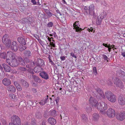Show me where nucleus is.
I'll return each instance as SVG.
<instances>
[{
    "label": "nucleus",
    "mask_w": 125,
    "mask_h": 125,
    "mask_svg": "<svg viewBox=\"0 0 125 125\" xmlns=\"http://www.w3.org/2000/svg\"><path fill=\"white\" fill-rule=\"evenodd\" d=\"M105 96L108 100L112 103H115L116 101V97L110 91H107L105 93Z\"/></svg>",
    "instance_id": "obj_1"
},
{
    "label": "nucleus",
    "mask_w": 125,
    "mask_h": 125,
    "mask_svg": "<svg viewBox=\"0 0 125 125\" xmlns=\"http://www.w3.org/2000/svg\"><path fill=\"white\" fill-rule=\"evenodd\" d=\"M11 58L12 59V61H13L14 60L16 61V62H17L19 64L23 66H25V63L24 60L22 59V58L21 56L17 57L15 56L14 55H11Z\"/></svg>",
    "instance_id": "obj_2"
},
{
    "label": "nucleus",
    "mask_w": 125,
    "mask_h": 125,
    "mask_svg": "<svg viewBox=\"0 0 125 125\" xmlns=\"http://www.w3.org/2000/svg\"><path fill=\"white\" fill-rule=\"evenodd\" d=\"M107 104L104 102H102L98 104L97 106V108L100 111V112L103 113L105 111L104 110L107 109Z\"/></svg>",
    "instance_id": "obj_3"
},
{
    "label": "nucleus",
    "mask_w": 125,
    "mask_h": 125,
    "mask_svg": "<svg viewBox=\"0 0 125 125\" xmlns=\"http://www.w3.org/2000/svg\"><path fill=\"white\" fill-rule=\"evenodd\" d=\"M11 122L9 123H11L15 125H21L20 119L16 115H13L11 117Z\"/></svg>",
    "instance_id": "obj_4"
},
{
    "label": "nucleus",
    "mask_w": 125,
    "mask_h": 125,
    "mask_svg": "<svg viewBox=\"0 0 125 125\" xmlns=\"http://www.w3.org/2000/svg\"><path fill=\"white\" fill-rule=\"evenodd\" d=\"M8 37L9 36L7 34H5L2 37V41L6 46L9 47L10 46L11 41V40L8 39Z\"/></svg>",
    "instance_id": "obj_5"
},
{
    "label": "nucleus",
    "mask_w": 125,
    "mask_h": 125,
    "mask_svg": "<svg viewBox=\"0 0 125 125\" xmlns=\"http://www.w3.org/2000/svg\"><path fill=\"white\" fill-rule=\"evenodd\" d=\"M89 103L91 106L93 107H96L98 104V101L94 97L91 96L89 99Z\"/></svg>",
    "instance_id": "obj_6"
},
{
    "label": "nucleus",
    "mask_w": 125,
    "mask_h": 125,
    "mask_svg": "<svg viewBox=\"0 0 125 125\" xmlns=\"http://www.w3.org/2000/svg\"><path fill=\"white\" fill-rule=\"evenodd\" d=\"M106 113L108 117H114L116 114L114 110L111 108H109L107 110Z\"/></svg>",
    "instance_id": "obj_7"
},
{
    "label": "nucleus",
    "mask_w": 125,
    "mask_h": 125,
    "mask_svg": "<svg viewBox=\"0 0 125 125\" xmlns=\"http://www.w3.org/2000/svg\"><path fill=\"white\" fill-rule=\"evenodd\" d=\"M37 61L34 62V64H35L37 66H40L41 67H44L45 66L44 61L39 58H37Z\"/></svg>",
    "instance_id": "obj_8"
},
{
    "label": "nucleus",
    "mask_w": 125,
    "mask_h": 125,
    "mask_svg": "<svg viewBox=\"0 0 125 125\" xmlns=\"http://www.w3.org/2000/svg\"><path fill=\"white\" fill-rule=\"evenodd\" d=\"M115 116L117 119L121 121H123L125 119V112H123L121 114L116 113Z\"/></svg>",
    "instance_id": "obj_9"
},
{
    "label": "nucleus",
    "mask_w": 125,
    "mask_h": 125,
    "mask_svg": "<svg viewBox=\"0 0 125 125\" xmlns=\"http://www.w3.org/2000/svg\"><path fill=\"white\" fill-rule=\"evenodd\" d=\"M118 103L121 105H124L125 104V98L122 95H120L118 98Z\"/></svg>",
    "instance_id": "obj_10"
},
{
    "label": "nucleus",
    "mask_w": 125,
    "mask_h": 125,
    "mask_svg": "<svg viewBox=\"0 0 125 125\" xmlns=\"http://www.w3.org/2000/svg\"><path fill=\"white\" fill-rule=\"evenodd\" d=\"M115 84L117 87H119L122 89L124 87V85L121 81L118 79H116V81L115 82Z\"/></svg>",
    "instance_id": "obj_11"
},
{
    "label": "nucleus",
    "mask_w": 125,
    "mask_h": 125,
    "mask_svg": "<svg viewBox=\"0 0 125 125\" xmlns=\"http://www.w3.org/2000/svg\"><path fill=\"white\" fill-rule=\"evenodd\" d=\"M73 26L74 29H76V32H80L81 31H82L81 28H80V25L79 24V21H76L73 24Z\"/></svg>",
    "instance_id": "obj_12"
},
{
    "label": "nucleus",
    "mask_w": 125,
    "mask_h": 125,
    "mask_svg": "<svg viewBox=\"0 0 125 125\" xmlns=\"http://www.w3.org/2000/svg\"><path fill=\"white\" fill-rule=\"evenodd\" d=\"M95 90L97 91V94H98L100 96L102 97L104 99L105 98L104 94L101 89L97 87L95 89Z\"/></svg>",
    "instance_id": "obj_13"
},
{
    "label": "nucleus",
    "mask_w": 125,
    "mask_h": 125,
    "mask_svg": "<svg viewBox=\"0 0 125 125\" xmlns=\"http://www.w3.org/2000/svg\"><path fill=\"white\" fill-rule=\"evenodd\" d=\"M39 75L45 79L47 80L49 79V76L48 73L44 71H42L40 73Z\"/></svg>",
    "instance_id": "obj_14"
},
{
    "label": "nucleus",
    "mask_w": 125,
    "mask_h": 125,
    "mask_svg": "<svg viewBox=\"0 0 125 125\" xmlns=\"http://www.w3.org/2000/svg\"><path fill=\"white\" fill-rule=\"evenodd\" d=\"M3 84L6 86H9L11 84V81L10 79L7 78H4L2 81Z\"/></svg>",
    "instance_id": "obj_15"
},
{
    "label": "nucleus",
    "mask_w": 125,
    "mask_h": 125,
    "mask_svg": "<svg viewBox=\"0 0 125 125\" xmlns=\"http://www.w3.org/2000/svg\"><path fill=\"white\" fill-rule=\"evenodd\" d=\"M2 66L5 72H10L12 70V68L6 64L3 63L2 64Z\"/></svg>",
    "instance_id": "obj_16"
},
{
    "label": "nucleus",
    "mask_w": 125,
    "mask_h": 125,
    "mask_svg": "<svg viewBox=\"0 0 125 125\" xmlns=\"http://www.w3.org/2000/svg\"><path fill=\"white\" fill-rule=\"evenodd\" d=\"M20 83L22 86L26 88H28L29 87V84L26 81L24 80L21 79L20 80Z\"/></svg>",
    "instance_id": "obj_17"
},
{
    "label": "nucleus",
    "mask_w": 125,
    "mask_h": 125,
    "mask_svg": "<svg viewBox=\"0 0 125 125\" xmlns=\"http://www.w3.org/2000/svg\"><path fill=\"white\" fill-rule=\"evenodd\" d=\"M11 49L14 51L16 52L18 50L17 45L15 41L13 42L11 44Z\"/></svg>",
    "instance_id": "obj_18"
},
{
    "label": "nucleus",
    "mask_w": 125,
    "mask_h": 125,
    "mask_svg": "<svg viewBox=\"0 0 125 125\" xmlns=\"http://www.w3.org/2000/svg\"><path fill=\"white\" fill-rule=\"evenodd\" d=\"M94 4H92L90 5L89 8V11L90 14L92 15L94 13Z\"/></svg>",
    "instance_id": "obj_19"
},
{
    "label": "nucleus",
    "mask_w": 125,
    "mask_h": 125,
    "mask_svg": "<svg viewBox=\"0 0 125 125\" xmlns=\"http://www.w3.org/2000/svg\"><path fill=\"white\" fill-rule=\"evenodd\" d=\"M8 90L11 93H14L16 91V88L13 85H9L7 88Z\"/></svg>",
    "instance_id": "obj_20"
},
{
    "label": "nucleus",
    "mask_w": 125,
    "mask_h": 125,
    "mask_svg": "<svg viewBox=\"0 0 125 125\" xmlns=\"http://www.w3.org/2000/svg\"><path fill=\"white\" fill-rule=\"evenodd\" d=\"M125 74V73L121 69H119L116 71V75L118 77L121 78Z\"/></svg>",
    "instance_id": "obj_21"
},
{
    "label": "nucleus",
    "mask_w": 125,
    "mask_h": 125,
    "mask_svg": "<svg viewBox=\"0 0 125 125\" xmlns=\"http://www.w3.org/2000/svg\"><path fill=\"white\" fill-rule=\"evenodd\" d=\"M48 121L51 125H55L56 123V119L53 117H49L48 119Z\"/></svg>",
    "instance_id": "obj_22"
},
{
    "label": "nucleus",
    "mask_w": 125,
    "mask_h": 125,
    "mask_svg": "<svg viewBox=\"0 0 125 125\" xmlns=\"http://www.w3.org/2000/svg\"><path fill=\"white\" fill-rule=\"evenodd\" d=\"M32 76L35 82L38 83H41L42 82V80L38 76L33 74H32Z\"/></svg>",
    "instance_id": "obj_23"
},
{
    "label": "nucleus",
    "mask_w": 125,
    "mask_h": 125,
    "mask_svg": "<svg viewBox=\"0 0 125 125\" xmlns=\"http://www.w3.org/2000/svg\"><path fill=\"white\" fill-rule=\"evenodd\" d=\"M49 115L50 116L55 117L57 115V112L55 110H50L49 112Z\"/></svg>",
    "instance_id": "obj_24"
},
{
    "label": "nucleus",
    "mask_w": 125,
    "mask_h": 125,
    "mask_svg": "<svg viewBox=\"0 0 125 125\" xmlns=\"http://www.w3.org/2000/svg\"><path fill=\"white\" fill-rule=\"evenodd\" d=\"M14 84L16 86L17 89L19 91H21L22 90V88L20 84L17 82H14Z\"/></svg>",
    "instance_id": "obj_25"
},
{
    "label": "nucleus",
    "mask_w": 125,
    "mask_h": 125,
    "mask_svg": "<svg viewBox=\"0 0 125 125\" xmlns=\"http://www.w3.org/2000/svg\"><path fill=\"white\" fill-rule=\"evenodd\" d=\"M18 42L20 44L25 45L26 44L25 41L24 39L22 37H20L18 39Z\"/></svg>",
    "instance_id": "obj_26"
},
{
    "label": "nucleus",
    "mask_w": 125,
    "mask_h": 125,
    "mask_svg": "<svg viewBox=\"0 0 125 125\" xmlns=\"http://www.w3.org/2000/svg\"><path fill=\"white\" fill-rule=\"evenodd\" d=\"M35 116L38 119H41L42 117V115L40 112H37L36 113Z\"/></svg>",
    "instance_id": "obj_27"
},
{
    "label": "nucleus",
    "mask_w": 125,
    "mask_h": 125,
    "mask_svg": "<svg viewBox=\"0 0 125 125\" xmlns=\"http://www.w3.org/2000/svg\"><path fill=\"white\" fill-rule=\"evenodd\" d=\"M81 119L82 121L84 122H86L88 120L87 115L84 114L82 115H81Z\"/></svg>",
    "instance_id": "obj_28"
},
{
    "label": "nucleus",
    "mask_w": 125,
    "mask_h": 125,
    "mask_svg": "<svg viewBox=\"0 0 125 125\" xmlns=\"http://www.w3.org/2000/svg\"><path fill=\"white\" fill-rule=\"evenodd\" d=\"M24 61L27 63H31V65L33 66L34 65V62H32V60H29L27 57H25L24 58Z\"/></svg>",
    "instance_id": "obj_29"
},
{
    "label": "nucleus",
    "mask_w": 125,
    "mask_h": 125,
    "mask_svg": "<svg viewBox=\"0 0 125 125\" xmlns=\"http://www.w3.org/2000/svg\"><path fill=\"white\" fill-rule=\"evenodd\" d=\"M93 119L94 121H97L99 118V115L98 114L96 113H94L93 115Z\"/></svg>",
    "instance_id": "obj_30"
},
{
    "label": "nucleus",
    "mask_w": 125,
    "mask_h": 125,
    "mask_svg": "<svg viewBox=\"0 0 125 125\" xmlns=\"http://www.w3.org/2000/svg\"><path fill=\"white\" fill-rule=\"evenodd\" d=\"M107 15L106 13L104 11L101 13V14L99 15V17L101 19H103L104 18L106 17Z\"/></svg>",
    "instance_id": "obj_31"
},
{
    "label": "nucleus",
    "mask_w": 125,
    "mask_h": 125,
    "mask_svg": "<svg viewBox=\"0 0 125 125\" xmlns=\"http://www.w3.org/2000/svg\"><path fill=\"white\" fill-rule=\"evenodd\" d=\"M0 78H3L5 76V73L3 70V68L2 69H0Z\"/></svg>",
    "instance_id": "obj_32"
},
{
    "label": "nucleus",
    "mask_w": 125,
    "mask_h": 125,
    "mask_svg": "<svg viewBox=\"0 0 125 125\" xmlns=\"http://www.w3.org/2000/svg\"><path fill=\"white\" fill-rule=\"evenodd\" d=\"M49 46L53 47H55V45L54 40L52 39V41L50 42V44L49 45Z\"/></svg>",
    "instance_id": "obj_33"
},
{
    "label": "nucleus",
    "mask_w": 125,
    "mask_h": 125,
    "mask_svg": "<svg viewBox=\"0 0 125 125\" xmlns=\"http://www.w3.org/2000/svg\"><path fill=\"white\" fill-rule=\"evenodd\" d=\"M92 108L90 107L89 105H87L86 106L85 108V110L88 113H89L91 111Z\"/></svg>",
    "instance_id": "obj_34"
},
{
    "label": "nucleus",
    "mask_w": 125,
    "mask_h": 125,
    "mask_svg": "<svg viewBox=\"0 0 125 125\" xmlns=\"http://www.w3.org/2000/svg\"><path fill=\"white\" fill-rule=\"evenodd\" d=\"M31 124L32 125H37L36 120L34 118H32L31 119Z\"/></svg>",
    "instance_id": "obj_35"
},
{
    "label": "nucleus",
    "mask_w": 125,
    "mask_h": 125,
    "mask_svg": "<svg viewBox=\"0 0 125 125\" xmlns=\"http://www.w3.org/2000/svg\"><path fill=\"white\" fill-rule=\"evenodd\" d=\"M19 50L21 52L23 51L26 49L25 47L22 45H19Z\"/></svg>",
    "instance_id": "obj_36"
},
{
    "label": "nucleus",
    "mask_w": 125,
    "mask_h": 125,
    "mask_svg": "<svg viewBox=\"0 0 125 125\" xmlns=\"http://www.w3.org/2000/svg\"><path fill=\"white\" fill-rule=\"evenodd\" d=\"M92 94L94 97H96L97 94V92L95 90V89H94L92 92Z\"/></svg>",
    "instance_id": "obj_37"
},
{
    "label": "nucleus",
    "mask_w": 125,
    "mask_h": 125,
    "mask_svg": "<svg viewBox=\"0 0 125 125\" xmlns=\"http://www.w3.org/2000/svg\"><path fill=\"white\" fill-rule=\"evenodd\" d=\"M10 98L11 99H15L16 97V96L13 93L10 94H9Z\"/></svg>",
    "instance_id": "obj_38"
},
{
    "label": "nucleus",
    "mask_w": 125,
    "mask_h": 125,
    "mask_svg": "<svg viewBox=\"0 0 125 125\" xmlns=\"http://www.w3.org/2000/svg\"><path fill=\"white\" fill-rule=\"evenodd\" d=\"M31 54V52L29 50H25L24 52L25 55H29Z\"/></svg>",
    "instance_id": "obj_39"
},
{
    "label": "nucleus",
    "mask_w": 125,
    "mask_h": 125,
    "mask_svg": "<svg viewBox=\"0 0 125 125\" xmlns=\"http://www.w3.org/2000/svg\"><path fill=\"white\" fill-rule=\"evenodd\" d=\"M102 20V19H101V18H99L98 17V20L96 21V24L98 25H100L101 23Z\"/></svg>",
    "instance_id": "obj_40"
},
{
    "label": "nucleus",
    "mask_w": 125,
    "mask_h": 125,
    "mask_svg": "<svg viewBox=\"0 0 125 125\" xmlns=\"http://www.w3.org/2000/svg\"><path fill=\"white\" fill-rule=\"evenodd\" d=\"M94 74L96 75L97 74V71L96 68L95 67H94L93 68Z\"/></svg>",
    "instance_id": "obj_41"
},
{
    "label": "nucleus",
    "mask_w": 125,
    "mask_h": 125,
    "mask_svg": "<svg viewBox=\"0 0 125 125\" xmlns=\"http://www.w3.org/2000/svg\"><path fill=\"white\" fill-rule=\"evenodd\" d=\"M103 58L104 59V60L108 62L110 60V59L108 58L106 55H102Z\"/></svg>",
    "instance_id": "obj_42"
},
{
    "label": "nucleus",
    "mask_w": 125,
    "mask_h": 125,
    "mask_svg": "<svg viewBox=\"0 0 125 125\" xmlns=\"http://www.w3.org/2000/svg\"><path fill=\"white\" fill-rule=\"evenodd\" d=\"M56 11L57 13H55V15L56 17H58L59 16L61 15V13L59 10H57Z\"/></svg>",
    "instance_id": "obj_43"
},
{
    "label": "nucleus",
    "mask_w": 125,
    "mask_h": 125,
    "mask_svg": "<svg viewBox=\"0 0 125 125\" xmlns=\"http://www.w3.org/2000/svg\"><path fill=\"white\" fill-rule=\"evenodd\" d=\"M39 103L40 104V105L42 106L46 104L43 100H41Z\"/></svg>",
    "instance_id": "obj_44"
},
{
    "label": "nucleus",
    "mask_w": 125,
    "mask_h": 125,
    "mask_svg": "<svg viewBox=\"0 0 125 125\" xmlns=\"http://www.w3.org/2000/svg\"><path fill=\"white\" fill-rule=\"evenodd\" d=\"M100 55H97L96 57H95L94 59L96 60V59L97 60L99 61H101L100 58Z\"/></svg>",
    "instance_id": "obj_45"
},
{
    "label": "nucleus",
    "mask_w": 125,
    "mask_h": 125,
    "mask_svg": "<svg viewBox=\"0 0 125 125\" xmlns=\"http://www.w3.org/2000/svg\"><path fill=\"white\" fill-rule=\"evenodd\" d=\"M49 98V96L48 95H47L46 96H45L44 98V99H43V100H44V101L46 103L47 102H48V99Z\"/></svg>",
    "instance_id": "obj_46"
},
{
    "label": "nucleus",
    "mask_w": 125,
    "mask_h": 125,
    "mask_svg": "<svg viewBox=\"0 0 125 125\" xmlns=\"http://www.w3.org/2000/svg\"><path fill=\"white\" fill-rule=\"evenodd\" d=\"M83 56H84V55H79V60H85V59H86V58L85 57H83Z\"/></svg>",
    "instance_id": "obj_47"
},
{
    "label": "nucleus",
    "mask_w": 125,
    "mask_h": 125,
    "mask_svg": "<svg viewBox=\"0 0 125 125\" xmlns=\"http://www.w3.org/2000/svg\"><path fill=\"white\" fill-rule=\"evenodd\" d=\"M33 101L30 100L28 101L27 102V104L30 106L32 105L33 104Z\"/></svg>",
    "instance_id": "obj_48"
},
{
    "label": "nucleus",
    "mask_w": 125,
    "mask_h": 125,
    "mask_svg": "<svg viewBox=\"0 0 125 125\" xmlns=\"http://www.w3.org/2000/svg\"><path fill=\"white\" fill-rule=\"evenodd\" d=\"M53 26V24L52 22H50L48 23L47 25V27H52Z\"/></svg>",
    "instance_id": "obj_49"
},
{
    "label": "nucleus",
    "mask_w": 125,
    "mask_h": 125,
    "mask_svg": "<svg viewBox=\"0 0 125 125\" xmlns=\"http://www.w3.org/2000/svg\"><path fill=\"white\" fill-rule=\"evenodd\" d=\"M42 121V125H46V120L45 119H41Z\"/></svg>",
    "instance_id": "obj_50"
},
{
    "label": "nucleus",
    "mask_w": 125,
    "mask_h": 125,
    "mask_svg": "<svg viewBox=\"0 0 125 125\" xmlns=\"http://www.w3.org/2000/svg\"><path fill=\"white\" fill-rule=\"evenodd\" d=\"M48 113L47 112L45 111L44 112L43 115L44 116L45 118H47L48 117V115H47Z\"/></svg>",
    "instance_id": "obj_51"
},
{
    "label": "nucleus",
    "mask_w": 125,
    "mask_h": 125,
    "mask_svg": "<svg viewBox=\"0 0 125 125\" xmlns=\"http://www.w3.org/2000/svg\"><path fill=\"white\" fill-rule=\"evenodd\" d=\"M1 121L3 125H7V122L4 119H1Z\"/></svg>",
    "instance_id": "obj_52"
},
{
    "label": "nucleus",
    "mask_w": 125,
    "mask_h": 125,
    "mask_svg": "<svg viewBox=\"0 0 125 125\" xmlns=\"http://www.w3.org/2000/svg\"><path fill=\"white\" fill-rule=\"evenodd\" d=\"M50 63H51V64L52 65L54 66L55 65V64L51 59H49V60Z\"/></svg>",
    "instance_id": "obj_53"
},
{
    "label": "nucleus",
    "mask_w": 125,
    "mask_h": 125,
    "mask_svg": "<svg viewBox=\"0 0 125 125\" xmlns=\"http://www.w3.org/2000/svg\"><path fill=\"white\" fill-rule=\"evenodd\" d=\"M53 99L55 101H59V100L60 99V97L59 96L57 97L56 98H55H55H54Z\"/></svg>",
    "instance_id": "obj_54"
},
{
    "label": "nucleus",
    "mask_w": 125,
    "mask_h": 125,
    "mask_svg": "<svg viewBox=\"0 0 125 125\" xmlns=\"http://www.w3.org/2000/svg\"><path fill=\"white\" fill-rule=\"evenodd\" d=\"M27 70L26 68H25L24 67H21L20 68V70L22 71H26Z\"/></svg>",
    "instance_id": "obj_55"
},
{
    "label": "nucleus",
    "mask_w": 125,
    "mask_h": 125,
    "mask_svg": "<svg viewBox=\"0 0 125 125\" xmlns=\"http://www.w3.org/2000/svg\"><path fill=\"white\" fill-rule=\"evenodd\" d=\"M31 2L34 5H36L37 3L35 0H31Z\"/></svg>",
    "instance_id": "obj_56"
},
{
    "label": "nucleus",
    "mask_w": 125,
    "mask_h": 125,
    "mask_svg": "<svg viewBox=\"0 0 125 125\" xmlns=\"http://www.w3.org/2000/svg\"><path fill=\"white\" fill-rule=\"evenodd\" d=\"M60 57L61 61H63L65 59V56H61Z\"/></svg>",
    "instance_id": "obj_57"
},
{
    "label": "nucleus",
    "mask_w": 125,
    "mask_h": 125,
    "mask_svg": "<svg viewBox=\"0 0 125 125\" xmlns=\"http://www.w3.org/2000/svg\"><path fill=\"white\" fill-rule=\"evenodd\" d=\"M26 97L27 98H29L30 99L32 98V96L30 95L27 94L26 96Z\"/></svg>",
    "instance_id": "obj_58"
},
{
    "label": "nucleus",
    "mask_w": 125,
    "mask_h": 125,
    "mask_svg": "<svg viewBox=\"0 0 125 125\" xmlns=\"http://www.w3.org/2000/svg\"><path fill=\"white\" fill-rule=\"evenodd\" d=\"M13 53L10 51H7L6 55H11Z\"/></svg>",
    "instance_id": "obj_59"
},
{
    "label": "nucleus",
    "mask_w": 125,
    "mask_h": 125,
    "mask_svg": "<svg viewBox=\"0 0 125 125\" xmlns=\"http://www.w3.org/2000/svg\"><path fill=\"white\" fill-rule=\"evenodd\" d=\"M121 78H122V80L124 82H125V74Z\"/></svg>",
    "instance_id": "obj_60"
},
{
    "label": "nucleus",
    "mask_w": 125,
    "mask_h": 125,
    "mask_svg": "<svg viewBox=\"0 0 125 125\" xmlns=\"http://www.w3.org/2000/svg\"><path fill=\"white\" fill-rule=\"evenodd\" d=\"M50 104L52 105H53L54 104V102L53 101H50Z\"/></svg>",
    "instance_id": "obj_61"
},
{
    "label": "nucleus",
    "mask_w": 125,
    "mask_h": 125,
    "mask_svg": "<svg viewBox=\"0 0 125 125\" xmlns=\"http://www.w3.org/2000/svg\"><path fill=\"white\" fill-rule=\"evenodd\" d=\"M32 85L34 87H36L38 86L37 83H33Z\"/></svg>",
    "instance_id": "obj_62"
},
{
    "label": "nucleus",
    "mask_w": 125,
    "mask_h": 125,
    "mask_svg": "<svg viewBox=\"0 0 125 125\" xmlns=\"http://www.w3.org/2000/svg\"><path fill=\"white\" fill-rule=\"evenodd\" d=\"M32 90L33 91V92L34 93H37V91L36 90L35 88H33L32 89Z\"/></svg>",
    "instance_id": "obj_63"
},
{
    "label": "nucleus",
    "mask_w": 125,
    "mask_h": 125,
    "mask_svg": "<svg viewBox=\"0 0 125 125\" xmlns=\"http://www.w3.org/2000/svg\"><path fill=\"white\" fill-rule=\"evenodd\" d=\"M93 30V28L92 27H91L90 28V29H88V30L89 32H92Z\"/></svg>",
    "instance_id": "obj_64"
}]
</instances>
